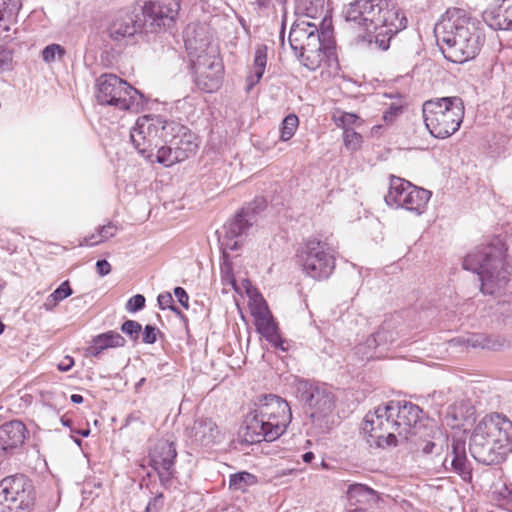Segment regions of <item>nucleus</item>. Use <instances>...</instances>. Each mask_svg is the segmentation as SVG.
<instances>
[{"mask_svg":"<svg viewBox=\"0 0 512 512\" xmlns=\"http://www.w3.org/2000/svg\"><path fill=\"white\" fill-rule=\"evenodd\" d=\"M157 301H158L159 307L162 310L171 309L172 311L176 312L181 317H183V314L181 313V311L178 308H176V307H174L172 305L173 298H172V295L170 293L166 292V293L159 294L158 298H157Z\"/></svg>","mask_w":512,"mask_h":512,"instance_id":"48","label":"nucleus"},{"mask_svg":"<svg viewBox=\"0 0 512 512\" xmlns=\"http://www.w3.org/2000/svg\"><path fill=\"white\" fill-rule=\"evenodd\" d=\"M412 186V183L409 181L391 175L389 182V189L387 194L384 197L386 204L391 208H401L404 204L405 195L409 193V187Z\"/></svg>","mask_w":512,"mask_h":512,"instance_id":"28","label":"nucleus"},{"mask_svg":"<svg viewBox=\"0 0 512 512\" xmlns=\"http://www.w3.org/2000/svg\"><path fill=\"white\" fill-rule=\"evenodd\" d=\"M479 22L460 8H450L436 23L434 32L444 57L453 63H465L479 53L482 36Z\"/></svg>","mask_w":512,"mask_h":512,"instance_id":"1","label":"nucleus"},{"mask_svg":"<svg viewBox=\"0 0 512 512\" xmlns=\"http://www.w3.org/2000/svg\"><path fill=\"white\" fill-rule=\"evenodd\" d=\"M299 125V119L295 114H288L282 121L280 128V139L284 142L290 140Z\"/></svg>","mask_w":512,"mask_h":512,"instance_id":"36","label":"nucleus"},{"mask_svg":"<svg viewBox=\"0 0 512 512\" xmlns=\"http://www.w3.org/2000/svg\"><path fill=\"white\" fill-rule=\"evenodd\" d=\"M333 120L338 127L344 131L352 130L353 126H359L362 123L360 117L354 113L340 112L339 115L334 114Z\"/></svg>","mask_w":512,"mask_h":512,"instance_id":"37","label":"nucleus"},{"mask_svg":"<svg viewBox=\"0 0 512 512\" xmlns=\"http://www.w3.org/2000/svg\"><path fill=\"white\" fill-rule=\"evenodd\" d=\"M70 400L75 404H81L84 401V398L80 394H72Z\"/></svg>","mask_w":512,"mask_h":512,"instance_id":"63","label":"nucleus"},{"mask_svg":"<svg viewBox=\"0 0 512 512\" xmlns=\"http://www.w3.org/2000/svg\"><path fill=\"white\" fill-rule=\"evenodd\" d=\"M324 2H315V0H296L295 11L310 18H315L323 10Z\"/></svg>","mask_w":512,"mask_h":512,"instance_id":"35","label":"nucleus"},{"mask_svg":"<svg viewBox=\"0 0 512 512\" xmlns=\"http://www.w3.org/2000/svg\"><path fill=\"white\" fill-rule=\"evenodd\" d=\"M494 494L499 506L512 512V485L503 484Z\"/></svg>","mask_w":512,"mask_h":512,"instance_id":"40","label":"nucleus"},{"mask_svg":"<svg viewBox=\"0 0 512 512\" xmlns=\"http://www.w3.org/2000/svg\"><path fill=\"white\" fill-rule=\"evenodd\" d=\"M252 301L250 303L251 314L254 317V321L257 319L265 318L268 316H272L266 301L259 294H256L254 297H251Z\"/></svg>","mask_w":512,"mask_h":512,"instance_id":"38","label":"nucleus"},{"mask_svg":"<svg viewBox=\"0 0 512 512\" xmlns=\"http://www.w3.org/2000/svg\"><path fill=\"white\" fill-rule=\"evenodd\" d=\"M160 333L159 329L152 325H146L144 328L142 341L145 344H154L157 341V335Z\"/></svg>","mask_w":512,"mask_h":512,"instance_id":"53","label":"nucleus"},{"mask_svg":"<svg viewBox=\"0 0 512 512\" xmlns=\"http://www.w3.org/2000/svg\"><path fill=\"white\" fill-rule=\"evenodd\" d=\"M145 306V297L141 294L132 296L126 303V309L129 312H137Z\"/></svg>","mask_w":512,"mask_h":512,"instance_id":"50","label":"nucleus"},{"mask_svg":"<svg viewBox=\"0 0 512 512\" xmlns=\"http://www.w3.org/2000/svg\"><path fill=\"white\" fill-rule=\"evenodd\" d=\"M254 406L244 422L243 436L247 443L272 442L285 433L292 419L290 406L285 399L265 394L258 397Z\"/></svg>","mask_w":512,"mask_h":512,"instance_id":"4","label":"nucleus"},{"mask_svg":"<svg viewBox=\"0 0 512 512\" xmlns=\"http://www.w3.org/2000/svg\"><path fill=\"white\" fill-rule=\"evenodd\" d=\"M299 262L303 271L316 280L328 278L335 267L334 256L325 242L316 238L309 239L298 250Z\"/></svg>","mask_w":512,"mask_h":512,"instance_id":"13","label":"nucleus"},{"mask_svg":"<svg viewBox=\"0 0 512 512\" xmlns=\"http://www.w3.org/2000/svg\"><path fill=\"white\" fill-rule=\"evenodd\" d=\"M117 230V226L112 222H108L106 225L100 226L98 228L99 239L95 240L94 243H102L114 237L117 233Z\"/></svg>","mask_w":512,"mask_h":512,"instance_id":"44","label":"nucleus"},{"mask_svg":"<svg viewBox=\"0 0 512 512\" xmlns=\"http://www.w3.org/2000/svg\"><path fill=\"white\" fill-rule=\"evenodd\" d=\"M314 459V453L313 452H306L302 455V460L305 463H310Z\"/></svg>","mask_w":512,"mask_h":512,"instance_id":"64","label":"nucleus"},{"mask_svg":"<svg viewBox=\"0 0 512 512\" xmlns=\"http://www.w3.org/2000/svg\"><path fill=\"white\" fill-rule=\"evenodd\" d=\"M267 64V46L259 44L255 48L254 62L252 70L257 72L258 77H263Z\"/></svg>","mask_w":512,"mask_h":512,"instance_id":"39","label":"nucleus"},{"mask_svg":"<svg viewBox=\"0 0 512 512\" xmlns=\"http://www.w3.org/2000/svg\"><path fill=\"white\" fill-rule=\"evenodd\" d=\"M58 304L59 301L51 293L44 301L42 307L46 311H52Z\"/></svg>","mask_w":512,"mask_h":512,"instance_id":"60","label":"nucleus"},{"mask_svg":"<svg viewBox=\"0 0 512 512\" xmlns=\"http://www.w3.org/2000/svg\"><path fill=\"white\" fill-rule=\"evenodd\" d=\"M507 5L504 6L503 10V24L505 29L512 30V1L506 2Z\"/></svg>","mask_w":512,"mask_h":512,"instance_id":"55","label":"nucleus"},{"mask_svg":"<svg viewBox=\"0 0 512 512\" xmlns=\"http://www.w3.org/2000/svg\"><path fill=\"white\" fill-rule=\"evenodd\" d=\"M389 403L369 411L362 422V432L370 446L387 448L399 444Z\"/></svg>","mask_w":512,"mask_h":512,"instance_id":"12","label":"nucleus"},{"mask_svg":"<svg viewBox=\"0 0 512 512\" xmlns=\"http://www.w3.org/2000/svg\"><path fill=\"white\" fill-rule=\"evenodd\" d=\"M95 96L100 105L121 111H138L144 103L143 94L114 74H103L97 79Z\"/></svg>","mask_w":512,"mask_h":512,"instance_id":"9","label":"nucleus"},{"mask_svg":"<svg viewBox=\"0 0 512 512\" xmlns=\"http://www.w3.org/2000/svg\"><path fill=\"white\" fill-rule=\"evenodd\" d=\"M65 53V49L61 45L50 44L42 50V59L45 63L50 64L55 62L56 59L61 60Z\"/></svg>","mask_w":512,"mask_h":512,"instance_id":"41","label":"nucleus"},{"mask_svg":"<svg viewBox=\"0 0 512 512\" xmlns=\"http://www.w3.org/2000/svg\"><path fill=\"white\" fill-rule=\"evenodd\" d=\"M223 258H224V261H223V263L221 265L222 279L225 282L234 285L235 284V279H234L233 273H232V266H231V264L227 260V253L225 255L223 254Z\"/></svg>","mask_w":512,"mask_h":512,"instance_id":"51","label":"nucleus"},{"mask_svg":"<svg viewBox=\"0 0 512 512\" xmlns=\"http://www.w3.org/2000/svg\"><path fill=\"white\" fill-rule=\"evenodd\" d=\"M382 326H386L385 332L378 337L380 346L391 344L395 341L397 333L393 330L391 322L385 321Z\"/></svg>","mask_w":512,"mask_h":512,"instance_id":"47","label":"nucleus"},{"mask_svg":"<svg viewBox=\"0 0 512 512\" xmlns=\"http://www.w3.org/2000/svg\"><path fill=\"white\" fill-rule=\"evenodd\" d=\"M343 141L346 148L350 150H357L361 146L362 136L353 129L346 130L343 132Z\"/></svg>","mask_w":512,"mask_h":512,"instance_id":"42","label":"nucleus"},{"mask_svg":"<svg viewBox=\"0 0 512 512\" xmlns=\"http://www.w3.org/2000/svg\"><path fill=\"white\" fill-rule=\"evenodd\" d=\"M73 293L72 288L70 287V283L68 280L62 282L59 287H57L53 292L52 295L59 301H63L64 299L71 296Z\"/></svg>","mask_w":512,"mask_h":512,"instance_id":"49","label":"nucleus"},{"mask_svg":"<svg viewBox=\"0 0 512 512\" xmlns=\"http://www.w3.org/2000/svg\"><path fill=\"white\" fill-rule=\"evenodd\" d=\"M125 344L126 340L120 333L107 331L93 337L91 344L86 349V355L98 357L106 349L123 347Z\"/></svg>","mask_w":512,"mask_h":512,"instance_id":"26","label":"nucleus"},{"mask_svg":"<svg viewBox=\"0 0 512 512\" xmlns=\"http://www.w3.org/2000/svg\"><path fill=\"white\" fill-rule=\"evenodd\" d=\"M166 131L168 138L165 143H171L175 149L179 162H182L194 155L198 149V144L194 134L189 129L178 122L170 121L167 123Z\"/></svg>","mask_w":512,"mask_h":512,"instance_id":"20","label":"nucleus"},{"mask_svg":"<svg viewBox=\"0 0 512 512\" xmlns=\"http://www.w3.org/2000/svg\"><path fill=\"white\" fill-rule=\"evenodd\" d=\"M288 40L295 56L310 71L318 69L325 60H334L333 28L327 19H323L320 28L311 22L297 21Z\"/></svg>","mask_w":512,"mask_h":512,"instance_id":"5","label":"nucleus"},{"mask_svg":"<svg viewBox=\"0 0 512 512\" xmlns=\"http://www.w3.org/2000/svg\"><path fill=\"white\" fill-rule=\"evenodd\" d=\"M265 206L263 198H256L253 203L241 209L235 217L224 226V234L219 238L224 255L226 251H236L241 246V237L257 221V214Z\"/></svg>","mask_w":512,"mask_h":512,"instance_id":"15","label":"nucleus"},{"mask_svg":"<svg viewBox=\"0 0 512 512\" xmlns=\"http://www.w3.org/2000/svg\"><path fill=\"white\" fill-rule=\"evenodd\" d=\"M452 345H465L472 348L495 350L500 346L499 341L485 334H471L466 337H457L450 341Z\"/></svg>","mask_w":512,"mask_h":512,"instance_id":"30","label":"nucleus"},{"mask_svg":"<svg viewBox=\"0 0 512 512\" xmlns=\"http://www.w3.org/2000/svg\"><path fill=\"white\" fill-rule=\"evenodd\" d=\"M20 0H0V27L8 31L20 10Z\"/></svg>","mask_w":512,"mask_h":512,"instance_id":"31","label":"nucleus"},{"mask_svg":"<svg viewBox=\"0 0 512 512\" xmlns=\"http://www.w3.org/2000/svg\"><path fill=\"white\" fill-rule=\"evenodd\" d=\"M191 445L196 447H211L220 442L221 433L216 423L209 418H198L192 426L185 430Z\"/></svg>","mask_w":512,"mask_h":512,"instance_id":"21","label":"nucleus"},{"mask_svg":"<svg viewBox=\"0 0 512 512\" xmlns=\"http://www.w3.org/2000/svg\"><path fill=\"white\" fill-rule=\"evenodd\" d=\"M179 10V0L145 2L140 13V20L143 22L145 33H156L162 29L172 27L177 19Z\"/></svg>","mask_w":512,"mask_h":512,"instance_id":"16","label":"nucleus"},{"mask_svg":"<svg viewBox=\"0 0 512 512\" xmlns=\"http://www.w3.org/2000/svg\"><path fill=\"white\" fill-rule=\"evenodd\" d=\"M205 45L203 43L199 49ZM185 47L197 87L208 93L216 91L222 82L223 65L215 51H198L196 40L190 38L189 31L185 35Z\"/></svg>","mask_w":512,"mask_h":512,"instance_id":"8","label":"nucleus"},{"mask_svg":"<svg viewBox=\"0 0 512 512\" xmlns=\"http://www.w3.org/2000/svg\"><path fill=\"white\" fill-rule=\"evenodd\" d=\"M506 251L504 243L497 240L493 244L476 248L464 258L463 268L477 273L484 294L502 296L510 292Z\"/></svg>","mask_w":512,"mask_h":512,"instance_id":"6","label":"nucleus"},{"mask_svg":"<svg viewBox=\"0 0 512 512\" xmlns=\"http://www.w3.org/2000/svg\"><path fill=\"white\" fill-rule=\"evenodd\" d=\"M261 78L262 77H258L257 76V72L252 70V73L250 75H248L247 79H246V82H247L246 90H247V92H250L252 90V88L261 80Z\"/></svg>","mask_w":512,"mask_h":512,"instance_id":"59","label":"nucleus"},{"mask_svg":"<svg viewBox=\"0 0 512 512\" xmlns=\"http://www.w3.org/2000/svg\"><path fill=\"white\" fill-rule=\"evenodd\" d=\"M347 498L352 505L373 504L377 502V492L367 485L355 483L349 485Z\"/></svg>","mask_w":512,"mask_h":512,"instance_id":"29","label":"nucleus"},{"mask_svg":"<svg viewBox=\"0 0 512 512\" xmlns=\"http://www.w3.org/2000/svg\"><path fill=\"white\" fill-rule=\"evenodd\" d=\"M257 483V477L246 471L237 472L230 475L229 487L237 491H246L248 487Z\"/></svg>","mask_w":512,"mask_h":512,"instance_id":"34","label":"nucleus"},{"mask_svg":"<svg viewBox=\"0 0 512 512\" xmlns=\"http://www.w3.org/2000/svg\"><path fill=\"white\" fill-rule=\"evenodd\" d=\"M13 54L12 51L0 46V73L12 69Z\"/></svg>","mask_w":512,"mask_h":512,"instance_id":"46","label":"nucleus"},{"mask_svg":"<svg viewBox=\"0 0 512 512\" xmlns=\"http://www.w3.org/2000/svg\"><path fill=\"white\" fill-rule=\"evenodd\" d=\"M475 408L468 399H461L448 407L445 421L451 428H462L474 420Z\"/></svg>","mask_w":512,"mask_h":512,"instance_id":"24","label":"nucleus"},{"mask_svg":"<svg viewBox=\"0 0 512 512\" xmlns=\"http://www.w3.org/2000/svg\"><path fill=\"white\" fill-rule=\"evenodd\" d=\"M151 466L156 470L161 484L165 488L172 485L175 475L174 463L177 457L175 444L168 440H159L150 454Z\"/></svg>","mask_w":512,"mask_h":512,"instance_id":"18","label":"nucleus"},{"mask_svg":"<svg viewBox=\"0 0 512 512\" xmlns=\"http://www.w3.org/2000/svg\"><path fill=\"white\" fill-rule=\"evenodd\" d=\"M254 323L257 332L274 348L283 352L288 351L289 343L280 336L277 324L272 316L257 319Z\"/></svg>","mask_w":512,"mask_h":512,"instance_id":"25","label":"nucleus"},{"mask_svg":"<svg viewBox=\"0 0 512 512\" xmlns=\"http://www.w3.org/2000/svg\"><path fill=\"white\" fill-rule=\"evenodd\" d=\"M388 403L398 442H405L410 436L416 434L422 410L418 405L408 401H389Z\"/></svg>","mask_w":512,"mask_h":512,"instance_id":"17","label":"nucleus"},{"mask_svg":"<svg viewBox=\"0 0 512 512\" xmlns=\"http://www.w3.org/2000/svg\"><path fill=\"white\" fill-rule=\"evenodd\" d=\"M294 388L296 396L310 409V417L314 423L325 422L334 409V396L324 386H320L305 379H295Z\"/></svg>","mask_w":512,"mask_h":512,"instance_id":"14","label":"nucleus"},{"mask_svg":"<svg viewBox=\"0 0 512 512\" xmlns=\"http://www.w3.org/2000/svg\"><path fill=\"white\" fill-rule=\"evenodd\" d=\"M174 152L175 149L171 143H162L154 151V162L170 167L179 162Z\"/></svg>","mask_w":512,"mask_h":512,"instance_id":"33","label":"nucleus"},{"mask_svg":"<svg viewBox=\"0 0 512 512\" xmlns=\"http://www.w3.org/2000/svg\"><path fill=\"white\" fill-rule=\"evenodd\" d=\"M401 112V106L392 104L387 111L384 112L383 118L386 122H392L394 118Z\"/></svg>","mask_w":512,"mask_h":512,"instance_id":"56","label":"nucleus"},{"mask_svg":"<svg viewBox=\"0 0 512 512\" xmlns=\"http://www.w3.org/2000/svg\"><path fill=\"white\" fill-rule=\"evenodd\" d=\"M164 506V497L162 493L154 496L147 504L145 512H160Z\"/></svg>","mask_w":512,"mask_h":512,"instance_id":"52","label":"nucleus"},{"mask_svg":"<svg viewBox=\"0 0 512 512\" xmlns=\"http://www.w3.org/2000/svg\"><path fill=\"white\" fill-rule=\"evenodd\" d=\"M445 472H453L465 482L472 480V463L467 457L466 441L463 438H453L451 448L442 463Z\"/></svg>","mask_w":512,"mask_h":512,"instance_id":"19","label":"nucleus"},{"mask_svg":"<svg viewBox=\"0 0 512 512\" xmlns=\"http://www.w3.org/2000/svg\"><path fill=\"white\" fill-rule=\"evenodd\" d=\"M386 326H381L379 330L372 334L365 342V344H361L357 347L358 352H362L364 348H368L370 350L376 349L380 346L378 337H380L385 332Z\"/></svg>","mask_w":512,"mask_h":512,"instance_id":"45","label":"nucleus"},{"mask_svg":"<svg viewBox=\"0 0 512 512\" xmlns=\"http://www.w3.org/2000/svg\"><path fill=\"white\" fill-rule=\"evenodd\" d=\"M436 447V444L432 441L426 442L422 447V452L424 454H431L434 452V449Z\"/></svg>","mask_w":512,"mask_h":512,"instance_id":"62","label":"nucleus"},{"mask_svg":"<svg viewBox=\"0 0 512 512\" xmlns=\"http://www.w3.org/2000/svg\"><path fill=\"white\" fill-rule=\"evenodd\" d=\"M345 20L375 41L384 50L390 39L407 27L408 20L392 0H355L344 10Z\"/></svg>","mask_w":512,"mask_h":512,"instance_id":"2","label":"nucleus"},{"mask_svg":"<svg viewBox=\"0 0 512 512\" xmlns=\"http://www.w3.org/2000/svg\"><path fill=\"white\" fill-rule=\"evenodd\" d=\"M98 239H99V236H98V231H97L95 234H91L90 236H86V237L82 238L79 242V246H81V247L95 246L98 243H94V241L98 240Z\"/></svg>","mask_w":512,"mask_h":512,"instance_id":"61","label":"nucleus"},{"mask_svg":"<svg viewBox=\"0 0 512 512\" xmlns=\"http://www.w3.org/2000/svg\"><path fill=\"white\" fill-rule=\"evenodd\" d=\"M141 330V324L134 320H126L121 326V331L128 335L132 340L138 339Z\"/></svg>","mask_w":512,"mask_h":512,"instance_id":"43","label":"nucleus"},{"mask_svg":"<svg viewBox=\"0 0 512 512\" xmlns=\"http://www.w3.org/2000/svg\"><path fill=\"white\" fill-rule=\"evenodd\" d=\"M174 295L177 298L178 302L185 308L188 309L189 307V296L185 289L182 287H175L174 288Z\"/></svg>","mask_w":512,"mask_h":512,"instance_id":"54","label":"nucleus"},{"mask_svg":"<svg viewBox=\"0 0 512 512\" xmlns=\"http://www.w3.org/2000/svg\"><path fill=\"white\" fill-rule=\"evenodd\" d=\"M409 189V193H406L404 204L401 208L419 216L426 211L432 194L429 190L419 188L413 184Z\"/></svg>","mask_w":512,"mask_h":512,"instance_id":"27","label":"nucleus"},{"mask_svg":"<svg viewBox=\"0 0 512 512\" xmlns=\"http://www.w3.org/2000/svg\"><path fill=\"white\" fill-rule=\"evenodd\" d=\"M161 116L144 115L137 119L130 130V140L143 158L154 162V151L168 138L167 123Z\"/></svg>","mask_w":512,"mask_h":512,"instance_id":"10","label":"nucleus"},{"mask_svg":"<svg viewBox=\"0 0 512 512\" xmlns=\"http://www.w3.org/2000/svg\"><path fill=\"white\" fill-rule=\"evenodd\" d=\"M74 365V359L70 356L64 357L57 365L58 369L63 372L69 371Z\"/></svg>","mask_w":512,"mask_h":512,"instance_id":"58","label":"nucleus"},{"mask_svg":"<svg viewBox=\"0 0 512 512\" xmlns=\"http://www.w3.org/2000/svg\"><path fill=\"white\" fill-rule=\"evenodd\" d=\"M140 14H125L117 17L109 27V35L115 41L145 33Z\"/></svg>","mask_w":512,"mask_h":512,"instance_id":"23","label":"nucleus"},{"mask_svg":"<svg viewBox=\"0 0 512 512\" xmlns=\"http://www.w3.org/2000/svg\"><path fill=\"white\" fill-rule=\"evenodd\" d=\"M429 133L439 139L453 135L464 117V104L459 97H442L426 101L422 108Z\"/></svg>","mask_w":512,"mask_h":512,"instance_id":"7","label":"nucleus"},{"mask_svg":"<svg viewBox=\"0 0 512 512\" xmlns=\"http://www.w3.org/2000/svg\"><path fill=\"white\" fill-rule=\"evenodd\" d=\"M512 422L505 415L491 413L475 426L469 443L472 457L485 465L499 464L512 451Z\"/></svg>","mask_w":512,"mask_h":512,"instance_id":"3","label":"nucleus"},{"mask_svg":"<svg viewBox=\"0 0 512 512\" xmlns=\"http://www.w3.org/2000/svg\"><path fill=\"white\" fill-rule=\"evenodd\" d=\"M27 429L18 420L6 422L0 426V458L12 454L20 448L26 438Z\"/></svg>","mask_w":512,"mask_h":512,"instance_id":"22","label":"nucleus"},{"mask_svg":"<svg viewBox=\"0 0 512 512\" xmlns=\"http://www.w3.org/2000/svg\"><path fill=\"white\" fill-rule=\"evenodd\" d=\"M35 503L32 482L23 474L0 481V512H30Z\"/></svg>","mask_w":512,"mask_h":512,"instance_id":"11","label":"nucleus"},{"mask_svg":"<svg viewBox=\"0 0 512 512\" xmlns=\"http://www.w3.org/2000/svg\"><path fill=\"white\" fill-rule=\"evenodd\" d=\"M503 10V5L490 6L483 11L482 19L493 30H506L502 25L504 24Z\"/></svg>","mask_w":512,"mask_h":512,"instance_id":"32","label":"nucleus"},{"mask_svg":"<svg viewBox=\"0 0 512 512\" xmlns=\"http://www.w3.org/2000/svg\"><path fill=\"white\" fill-rule=\"evenodd\" d=\"M96 270L100 276H106L111 272V265L107 260H98L96 262Z\"/></svg>","mask_w":512,"mask_h":512,"instance_id":"57","label":"nucleus"}]
</instances>
